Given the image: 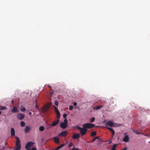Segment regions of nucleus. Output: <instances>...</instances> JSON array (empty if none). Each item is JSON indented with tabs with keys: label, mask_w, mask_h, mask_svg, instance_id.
Instances as JSON below:
<instances>
[{
	"label": "nucleus",
	"mask_w": 150,
	"mask_h": 150,
	"mask_svg": "<svg viewBox=\"0 0 150 150\" xmlns=\"http://www.w3.org/2000/svg\"><path fill=\"white\" fill-rule=\"evenodd\" d=\"M59 119L57 120H56L54 121L52 124V126H54L56 125L59 122Z\"/></svg>",
	"instance_id": "9"
},
{
	"label": "nucleus",
	"mask_w": 150,
	"mask_h": 150,
	"mask_svg": "<svg viewBox=\"0 0 150 150\" xmlns=\"http://www.w3.org/2000/svg\"><path fill=\"white\" fill-rule=\"evenodd\" d=\"M55 112L57 115V119H59L60 117V114L58 110L56 111Z\"/></svg>",
	"instance_id": "18"
},
{
	"label": "nucleus",
	"mask_w": 150,
	"mask_h": 150,
	"mask_svg": "<svg viewBox=\"0 0 150 150\" xmlns=\"http://www.w3.org/2000/svg\"><path fill=\"white\" fill-rule=\"evenodd\" d=\"M68 132L67 131H64L62 132L58 135L59 136H62L63 137H65L67 135Z\"/></svg>",
	"instance_id": "6"
},
{
	"label": "nucleus",
	"mask_w": 150,
	"mask_h": 150,
	"mask_svg": "<svg viewBox=\"0 0 150 150\" xmlns=\"http://www.w3.org/2000/svg\"><path fill=\"white\" fill-rule=\"evenodd\" d=\"M133 132L137 134H141V133L139 132L138 131L134 129L133 130Z\"/></svg>",
	"instance_id": "27"
},
{
	"label": "nucleus",
	"mask_w": 150,
	"mask_h": 150,
	"mask_svg": "<svg viewBox=\"0 0 150 150\" xmlns=\"http://www.w3.org/2000/svg\"><path fill=\"white\" fill-rule=\"evenodd\" d=\"M67 114H64L63 115V117L65 119L66 118L67 116Z\"/></svg>",
	"instance_id": "34"
},
{
	"label": "nucleus",
	"mask_w": 150,
	"mask_h": 150,
	"mask_svg": "<svg viewBox=\"0 0 150 150\" xmlns=\"http://www.w3.org/2000/svg\"><path fill=\"white\" fill-rule=\"evenodd\" d=\"M64 146V144H61V145H60L59 146L57 147L56 149V150H58L59 149L62 148Z\"/></svg>",
	"instance_id": "23"
},
{
	"label": "nucleus",
	"mask_w": 150,
	"mask_h": 150,
	"mask_svg": "<svg viewBox=\"0 0 150 150\" xmlns=\"http://www.w3.org/2000/svg\"><path fill=\"white\" fill-rule=\"evenodd\" d=\"M17 117L18 119L22 120L25 117V115L21 113H19L17 116Z\"/></svg>",
	"instance_id": "7"
},
{
	"label": "nucleus",
	"mask_w": 150,
	"mask_h": 150,
	"mask_svg": "<svg viewBox=\"0 0 150 150\" xmlns=\"http://www.w3.org/2000/svg\"><path fill=\"white\" fill-rule=\"evenodd\" d=\"M54 104L56 105L57 106L58 105V101H55V102H54Z\"/></svg>",
	"instance_id": "35"
},
{
	"label": "nucleus",
	"mask_w": 150,
	"mask_h": 150,
	"mask_svg": "<svg viewBox=\"0 0 150 150\" xmlns=\"http://www.w3.org/2000/svg\"><path fill=\"white\" fill-rule=\"evenodd\" d=\"M127 148L125 147L122 150H127Z\"/></svg>",
	"instance_id": "42"
},
{
	"label": "nucleus",
	"mask_w": 150,
	"mask_h": 150,
	"mask_svg": "<svg viewBox=\"0 0 150 150\" xmlns=\"http://www.w3.org/2000/svg\"><path fill=\"white\" fill-rule=\"evenodd\" d=\"M77 103L76 102H74V103L73 105L74 106H76L77 105Z\"/></svg>",
	"instance_id": "41"
},
{
	"label": "nucleus",
	"mask_w": 150,
	"mask_h": 150,
	"mask_svg": "<svg viewBox=\"0 0 150 150\" xmlns=\"http://www.w3.org/2000/svg\"><path fill=\"white\" fill-rule=\"evenodd\" d=\"M105 125L106 126L109 125L110 127H112L113 126V122L111 121H109L105 123Z\"/></svg>",
	"instance_id": "8"
},
{
	"label": "nucleus",
	"mask_w": 150,
	"mask_h": 150,
	"mask_svg": "<svg viewBox=\"0 0 150 150\" xmlns=\"http://www.w3.org/2000/svg\"><path fill=\"white\" fill-rule=\"evenodd\" d=\"M96 134V132L95 131L91 133V136H95Z\"/></svg>",
	"instance_id": "28"
},
{
	"label": "nucleus",
	"mask_w": 150,
	"mask_h": 150,
	"mask_svg": "<svg viewBox=\"0 0 150 150\" xmlns=\"http://www.w3.org/2000/svg\"><path fill=\"white\" fill-rule=\"evenodd\" d=\"M55 112L57 115V119H59L60 117V114L58 110L56 111Z\"/></svg>",
	"instance_id": "17"
},
{
	"label": "nucleus",
	"mask_w": 150,
	"mask_h": 150,
	"mask_svg": "<svg viewBox=\"0 0 150 150\" xmlns=\"http://www.w3.org/2000/svg\"><path fill=\"white\" fill-rule=\"evenodd\" d=\"M95 139H99V137H95Z\"/></svg>",
	"instance_id": "43"
},
{
	"label": "nucleus",
	"mask_w": 150,
	"mask_h": 150,
	"mask_svg": "<svg viewBox=\"0 0 150 150\" xmlns=\"http://www.w3.org/2000/svg\"><path fill=\"white\" fill-rule=\"evenodd\" d=\"M72 143L71 142H70L69 145V147H70L72 146Z\"/></svg>",
	"instance_id": "37"
},
{
	"label": "nucleus",
	"mask_w": 150,
	"mask_h": 150,
	"mask_svg": "<svg viewBox=\"0 0 150 150\" xmlns=\"http://www.w3.org/2000/svg\"><path fill=\"white\" fill-rule=\"evenodd\" d=\"M55 112L57 115V119H59L60 117V114L58 110L56 111Z\"/></svg>",
	"instance_id": "16"
},
{
	"label": "nucleus",
	"mask_w": 150,
	"mask_h": 150,
	"mask_svg": "<svg viewBox=\"0 0 150 150\" xmlns=\"http://www.w3.org/2000/svg\"><path fill=\"white\" fill-rule=\"evenodd\" d=\"M52 105V104L50 103H48L45 105L44 107L42 108V111L44 112H47L49 108Z\"/></svg>",
	"instance_id": "3"
},
{
	"label": "nucleus",
	"mask_w": 150,
	"mask_h": 150,
	"mask_svg": "<svg viewBox=\"0 0 150 150\" xmlns=\"http://www.w3.org/2000/svg\"><path fill=\"white\" fill-rule=\"evenodd\" d=\"M68 122V120L66 118H65L64 120V122L63 123L67 124Z\"/></svg>",
	"instance_id": "30"
},
{
	"label": "nucleus",
	"mask_w": 150,
	"mask_h": 150,
	"mask_svg": "<svg viewBox=\"0 0 150 150\" xmlns=\"http://www.w3.org/2000/svg\"><path fill=\"white\" fill-rule=\"evenodd\" d=\"M83 126L86 129H90L94 127L95 125L92 123H86L83 125Z\"/></svg>",
	"instance_id": "4"
},
{
	"label": "nucleus",
	"mask_w": 150,
	"mask_h": 150,
	"mask_svg": "<svg viewBox=\"0 0 150 150\" xmlns=\"http://www.w3.org/2000/svg\"><path fill=\"white\" fill-rule=\"evenodd\" d=\"M25 123L23 121H21V125L22 127H24L25 126Z\"/></svg>",
	"instance_id": "25"
},
{
	"label": "nucleus",
	"mask_w": 150,
	"mask_h": 150,
	"mask_svg": "<svg viewBox=\"0 0 150 150\" xmlns=\"http://www.w3.org/2000/svg\"><path fill=\"white\" fill-rule=\"evenodd\" d=\"M103 107V105H100V106H97L96 107H94L93 109H96V110H98L101 108Z\"/></svg>",
	"instance_id": "22"
},
{
	"label": "nucleus",
	"mask_w": 150,
	"mask_h": 150,
	"mask_svg": "<svg viewBox=\"0 0 150 150\" xmlns=\"http://www.w3.org/2000/svg\"><path fill=\"white\" fill-rule=\"evenodd\" d=\"M32 114V113L30 112H29V114L30 115H31Z\"/></svg>",
	"instance_id": "44"
},
{
	"label": "nucleus",
	"mask_w": 150,
	"mask_h": 150,
	"mask_svg": "<svg viewBox=\"0 0 150 150\" xmlns=\"http://www.w3.org/2000/svg\"><path fill=\"white\" fill-rule=\"evenodd\" d=\"M129 137L128 135H126L123 138V141L125 142H127L129 140Z\"/></svg>",
	"instance_id": "13"
},
{
	"label": "nucleus",
	"mask_w": 150,
	"mask_h": 150,
	"mask_svg": "<svg viewBox=\"0 0 150 150\" xmlns=\"http://www.w3.org/2000/svg\"><path fill=\"white\" fill-rule=\"evenodd\" d=\"M20 110L22 112H24L26 110L25 108L24 107L21 108Z\"/></svg>",
	"instance_id": "29"
},
{
	"label": "nucleus",
	"mask_w": 150,
	"mask_h": 150,
	"mask_svg": "<svg viewBox=\"0 0 150 150\" xmlns=\"http://www.w3.org/2000/svg\"><path fill=\"white\" fill-rule=\"evenodd\" d=\"M106 128L111 132L112 133V137H113L115 134V132L113 129L109 127H106Z\"/></svg>",
	"instance_id": "12"
},
{
	"label": "nucleus",
	"mask_w": 150,
	"mask_h": 150,
	"mask_svg": "<svg viewBox=\"0 0 150 150\" xmlns=\"http://www.w3.org/2000/svg\"><path fill=\"white\" fill-rule=\"evenodd\" d=\"M16 147L14 150H20L21 148L20 144V140L18 137H16Z\"/></svg>",
	"instance_id": "1"
},
{
	"label": "nucleus",
	"mask_w": 150,
	"mask_h": 150,
	"mask_svg": "<svg viewBox=\"0 0 150 150\" xmlns=\"http://www.w3.org/2000/svg\"><path fill=\"white\" fill-rule=\"evenodd\" d=\"M28 150H37V149L33 147L31 149H28Z\"/></svg>",
	"instance_id": "36"
},
{
	"label": "nucleus",
	"mask_w": 150,
	"mask_h": 150,
	"mask_svg": "<svg viewBox=\"0 0 150 150\" xmlns=\"http://www.w3.org/2000/svg\"><path fill=\"white\" fill-rule=\"evenodd\" d=\"M96 140V139H95V138H94V139H93V140H92V141H91L90 142H94L95 141V140Z\"/></svg>",
	"instance_id": "39"
},
{
	"label": "nucleus",
	"mask_w": 150,
	"mask_h": 150,
	"mask_svg": "<svg viewBox=\"0 0 150 150\" xmlns=\"http://www.w3.org/2000/svg\"><path fill=\"white\" fill-rule=\"evenodd\" d=\"M77 128L80 130L81 135L82 136L85 135L88 131L87 129L84 128L83 127V128H81L79 126H77Z\"/></svg>",
	"instance_id": "2"
},
{
	"label": "nucleus",
	"mask_w": 150,
	"mask_h": 150,
	"mask_svg": "<svg viewBox=\"0 0 150 150\" xmlns=\"http://www.w3.org/2000/svg\"><path fill=\"white\" fill-rule=\"evenodd\" d=\"M95 118L94 117H92L91 120V122H93L94 121Z\"/></svg>",
	"instance_id": "31"
},
{
	"label": "nucleus",
	"mask_w": 150,
	"mask_h": 150,
	"mask_svg": "<svg viewBox=\"0 0 150 150\" xmlns=\"http://www.w3.org/2000/svg\"><path fill=\"white\" fill-rule=\"evenodd\" d=\"M111 142V141H110V142H109V143L110 144V143Z\"/></svg>",
	"instance_id": "47"
},
{
	"label": "nucleus",
	"mask_w": 150,
	"mask_h": 150,
	"mask_svg": "<svg viewBox=\"0 0 150 150\" xmlns=\"http://www.w3.org/2000/svg\"><path fill=\"white\" fill-rule=\"evenodd\" d=\"M80 137V135L79 134L75 133L72 136V138L74 139H77Z\"/></svg>",
	"instance_id": "10"
},
{
	"label": "nucleus",
	"mask_w": 150,
	"mask_h": 150,
	"mask_svg": "<svg viewBox=\"0 0 150 150\" xmlns=\"http://www.w3.org/2000/svg\"><path fill=\"white\" fill-rule=\"evenodd\" d=\"M11 134L12 136H14L15 135V130L13 128H12L11 129Z\"/></svg>",
	"instance_id": "15"
},
{
	"label": "nucleus",
	"mask_w": 150,
	"mask_h": 150,
	"mask_svg": "<svg viewBox=\"0 0 150 150\" xmlns=\"http://www.w3.org/2000/svg\"><path fill=\"white\" fill-rule=\"evenodd\" d=\"M149 143H150V142H149Z\"/></svg>",
	"instance_id": "48"
},
{
	"label": "nucleus",
	"mask_w": 150,
	"mask_h": 150,
	"mask_svg": "<svg viewBox=\"0 0 150 150\" xmlns=\"http://www.w3.org/2000/svg\"><path fill=\"white\" fill-rule=\"evenodd\" d=\"M54 109L55 111H57V110H58V109H57V108L55 106H54Z\"/></svg>",
	"instance_id": "38"
},
{
	"label": "nucleus",
	"mask_w": 150,
	"mask_h": 150,
	"mask_svg": "<svg viewBox=\"0 0 150 150\" xmlns=\"http://www.w3.org/2000/svg\"><path fill=\"white\" fill-rule=\"evenodd\" d=\"M34 143L33 142H29L25 145V148L26 149H29V148L33 146Z\"/></svg>",
	"instance_id": "5"
},
{
	"label": "nucleus",
	"mask_w": 150,
	"mask_h": 150,
	"mask_svg": "<svg viewBox=\"0 0 150 150\" xmlns=\"http://www.w3.org/2000/svg\"><path fill=\"white\" fill-rule=\"evenodd\" d=\"M1 112L0 111V115L1 114Z\"/></svg>",
	"instance_id": "46"
},
{
	"label": "nucleus",
	"mask_w": 150,
	"mask_h": 150,
	"mask_svg": "<svg viewBox=\"0 0 150 150\" xmlns=\"http://www.w3.org/2000/svg\"><path fill=\"white\" fill-rule=\"evenodd\" d=\"M55 112L57 115V119H59L60 117V114L58 110L56 111Z\"/></svg>",
	"instance_id": "19"
},
{
	"label": "nucleus",
	"mask_w": 150,
	"mask_h": 150,
	"mask_svg": "<svg viewBox=\"0 0 150 150\" xmlns=\"http://www.w3.org/2000/svg\"><path fill=\"white\" fill-rule=\"evenodd\" d=\"M12 112L13 113L18 112V110L17 108L16 107H14L12 110Z\"/></svg>",
	"instance_id": "21"
},
{
	"label": "nucleus",
	"mask_w": 150,
	"mask_h": 150,
	"mask_svg": "<svg viewBox=\"0 0 150 150\" xmlns=\"http://www.w3.org/2000/svg\"><path fill=\"white\" fill-rule=\"evenodd\" d=\"M73 108V106L72 105H70L69 107V110H71Z\"/></svg>",
	"instance_id": "33"
},
{
	"label": "nucleus",
	"mask_w": 150,
	"mask_h": 150,
	"mask_svg": "<svg viewBox=\"0 0 150 150\" xmlns=\"http://www.w3.org/2000/svg\"><path fill=\"white\" fill-rule=\"evenodd\" d=\"M117 146V144H115L113 145L112 146V150H116L115 148Z\"/></svg>",
	"instance_id": "26"
},
{
	"label": "nucleus",
	"mask_w": 150,
	"mask_h": 150,
	"mask_svg": "<svg viewBox=\"0 0 150 150\" xmlns=\"http://www.w3.org/2000/svg\"><path fill=\"white\" fill-rule=\"evenodd\" d=\"M72 150H79L77 148H74L72 149Z\"/></svg>",
	"instance_id": "40"
},
{
	"label": "nucleus",
	"mask_w": 150,
	"mask_h": 150,
	"mask_svg": "<svg viewBox=\"0 0 150 150\" xmlns=\"http://www.w3.org/2000/svg\"><path fill=\"white\" fill-rule=\"evenodd\" d=\"M54 139L56 143L57 144L59 143V139L58 138L55 137L54 138Z\"/></svg>",
	"instance_id": "20"
},
{
	"label": "nucleus",
	"mask_w": 150,
	"mask_h": 150,
	"mask_svg": "<svg viewBox=\"0 0 150 150\" xmlns=\"http://www.w3.org/2000/svg\"><path fill=\"white\" fill-rule=\"evenodd\" d=\"M7 109V108H6V107L4 106V107H2L1 108L0 110H5V109Z\"/></svg>",
	"instance_id": "32"
},
{
	"label": "nucleus",
	"mask_w": 150,
	"mask_h": 150,
	"mask_svg": "<svg viewBox=\"0 0 150 150\" xmlns=\"http://www.w3.org/2000/svg\"><path fill=\"white\" fill-rule=\"evenodd\" d=\"M40 131H43L44 129V127L43 126H40L39 128Z\"/></svg>",
	"instance_id": "24"
},
{
	"label": "nucleus",
	"mask_w": 150,
	"mask_h": 150,
	"mask_svg": "<svg viewBox=\"0 0 150 150\" xmlns=\"http://www.w3.org/2000/svg\"><path fill=\"white\" fill-rule=\"evenodd\" d=\"M30 129V127L28 126H26L25 129V133H28Z\"/></svg>",
	"instance_id": "14"
},
{
	"label": "nucleus",
	"mask_w": 150,
	"mask_h": 150,
	"mask_svg": "<svg viewBox=\"0 0 150 150\" xmlns=\"http://www.w3.org/2000/svg\"><path fill=\"white\" fill-rule=\"evenodd\" d=\"M60 127L63 129L66 128L67 126V124L63 122H62L60 125Z\"/></svg>",
	"instance_id": "11"
},
{
	"label": "nucleus",
	"mask_w": 150,
	"mask_h": 150,
	"mask_svg": "<svg viewBox=\"0 0 150 150\" xmlns=\"http://www.w3.org/2000/svg\"><path fill=\"white\" fill-rule=\"evenodd\" d=\"M35 107L36 108H38V106H37V103H36V105H35Z\"/></svg>",
	"instance_id": "45"
}]
</instances>
